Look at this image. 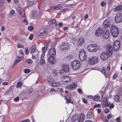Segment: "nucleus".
Segmentation results:
<instances>
[{
  "label": "nucleus",
  "mask_w": 122,
  "mask_h": 122,
  "mask_svg": "<svg viewBox=\"0 0 122 122\" xmlns=\"http://www.w3.org/2000/svg\"><path fill=\"white\" fill-rule=\"evenodd\" d=\"M122 9V5H120L116 7L114 9L115 11H120Z\"/></svg>",
  "instance_id": "32"
},
{
  "label": "nucleus",
  "mask_w": 122,
  "mask_h": 122,
  "mask_svg": "<svg viewBox=\"0 0 122 122\" xmlns=\"http://www.w3.org/2000/svg\"><path fill=\"white\" fill-rule=\"evenodd\" d=\"M4 4V2L3 0H0V5L2 6Z\"/></svg>",
  "instance_id": "50"
},
{
  "label": "nucleus",
  "mask_w": 122,
  "mask_h": 122,
  "mask_svg": "<svg viewBox=\"0 0 122 122\" xmlns=\"http://www.w3.org/2000/svg\"><path fill=\"white\" fill-rule=\"evenodd\" d=\"M100 49V47L96 45L92 44L88 45L87 49L90 52H96Z\"/></svg>",
  "instance_id": "3"
},
{
  "label": "nucleus",
  "mask_w": 122,
  "mask_h": 122,
  "mask_svg": "<svg viewBox=\"0 0 122 122\" xmlns=\"http://www.w3.org/2000/svg\"><path fill=\"white\" fill-rule=\"evenodd\" d=\"M17 47L18 48H23L24 47V46L23 45L20 43H19L18 44Z\"/></svg>",
  "instance_id": "43"
},
{
  "label": "nucleus",
  "mask_w": 122,
  "mask_h": 122,
  "mask_svg": "<svg viewBox=\"0 0 122 122\" xmlns=\"http://www.w3.org/2000/svg\"><path fill=\"white\" fill-rule=\"evenodd\" d=\"M25 54L27 55L28 54L29 52L28 50V49L26 48H25Z\"/></svg>",
  "instance_id": "49"
},
{
  "label": "nucleus",
  "mask_w": 122,
  "mask_h": 122,
  "mask_svg": "<svg viewBox=\"0 0 122 122\" xmlns=\"http://www.w3.org/2000/svg\"><path fill=\"white\" fill-rule=\"evenodd\" d=\"M36 49V46H32L30 48V53H34Z\"/></svg>",
  "instance_id": "27"
},
{
  "label": "nucleus",
  "mask_w": 122,
  "mask_h": 122,
  "mask_svg": "<svg viewBox=\"0 0 122 122\" xmlns=\"http://www.w3.org/2000/svg\"><path fill=\"white\" fill-rule=\"evenodd\" d=\"M84 42L83 38L82 37H79L77 41V44L78 46H81L82 45Z\"/></svg>",
  "instance_id": "17"
},
{
  "label": "nucleus",
  "mask_w": 122,
  "mask_h": 122,
  "mask_svg": "<svg viewBox=\"0 0 122 122\" xmlns=\"http://www.w3.org/2000/svg\"><path fill=\"white\" fill-rule=\"evenodd\" d=\"M31 71L28 69H25L24 70V72L25 73H27L30 72Z\"/></svg>",
  "instance_id": "40"
},
{
  "label": "nucleus",
  "mask_w": 122,
  "mask_h": 122,
  "mask_svg": "<svg viewBox=\"0 0 122 122\" xmlns=\"http://www.w3.org/2000/svg\"><path fill=\"white\" fill-rule=\"evenodd\" d=\"M48 32H47V30L44 29L43 31L39 33L38 35L39 37L41 38H43L46 37L47 35Z\"/></svg>",
  "instance_id": "11"
},
{
  "label": "nucleus",
  "mask_w": 122,
  "mask_h": 122,
  "mask_svg": "<svg viewBox=\"0 0 122 122\" xmlns=\"http://www.w3.org/2000/svg\"><path fill=\"white\" fill-rule=\"evenodd\" d=\"M56 21L55 19H53L49 20L48 22V23L50 25H51L53 23H55Z\"/></svg>",
  "instance_id": "29"
},
{
  "label": "nucleus",
  "mask_w": 122,
  "mask_h": 122,
  "mask_svg": "<svg viewBox=\"0 0 122 122\" xmlns=\"http://www.w3.org/2000/svg\"><path fill=\"white\" fill-rule=\"evenodd\" d=\"M21 122H30L29 119H27L25 120H24L21 121Z\"/></svg>",
  "instance_id": "62"
},
{
  "label": "nucleus",
  "mask_w": 122,
  "mask_h": 122,
  "mask_svg": "<svg viewBox=\"0 0 122 122\" xmlns=\"http://www.w3.org/2000/svg\"><path fill=\"white\" fill-rule=\"evenodd\" d=\"M110 30L112 36L116 37L118 35L119 30L117 27L115 25H112L110 28Z\"/></svg>",
  "instance_id": "2"
},
{
  "label": "nucleus",
  "mask_w": 122,
  "mask_h": 122,
  "mask_svg": "<svg viewBox=\"0 0 122 122\" xmlns=\"http://www.w3.org/2000/svg\"><path fill=\"white\" fill-rule=\"evenodd\" d=\"M71 98V94L70 93H68L65 97V99L66 100V101H69V100H70Z\"/></svg>",
  "instance_id": "25"
},
{
  "label": "nucleus",
  "mask_w": 122,
  "mask_h": 122,
  "mask_svg": "<svg viewBox=\"0 0 122 122\" xmlns=\"http://www.w3.org/2000/svg\"><path fill=\"white\" fill-rule=\"evenodd\" d=\"M33 35L32 34H31L30 36L29 37V38L30 40H31L33 38Z\"/></svg>",
  "instance_id": "61"
},
{
  "label": "nucleus",
  "mask_w": 122,
  "mask_h": 122,
  "mask_svg": "<svg viewBox=\"0 0 122 122\" xmlns=\"http://www.w3.org/2000/svg\"><path fill=\"white\" fill-rule=\"evenodd\" d=\"M70 45L66 42H64L61 44L60 46V49L61 51L64 50H68L69 48Z\"/></svg>",
  "instance_id": "8"
},
{
  "label": "nucleus",
  "mask_w": 122,
  "mask_h": 122,
  "mask_svg": "<svg viewBox=\"0 0 122 122\" xmlns=\"http://www.w3.org/2000/svg\"><path fill=\"white\" fill-rule=\"evenodd\" d=\"M114 99L115 101L117 102H120V97L117 95H116L115 96Z\"/></svg>",
  "instance_id": "28"
},
{
  "label": "nucleus",
  "mask_w": 122,
  "mask_h": 122,
  "mask_svg": "<svg viewBox=\"0 0 122 122\" xmlns=\"http://www.w3.org/2000/svg\"><path fill=\"white\" fill-rule=\"evenodd\" d=\"M115 22L117 23H119L122 21V18L115 17Z\"/></svg>",
  "instance_id": "33"
},
{
  "label": "nucleus",
  "mask_w": 122,
  "mask_h": 122,
  "mask_svg": "<svg viewBox=\"0 0 122 122\" xmlns=\"http://www.w3.org/2000/svg\"><path fill=\"white\" fill-rule=\"evenodd\" d=\"M102 100L103 101L104 103V104L105 106L109 107L110 108L112 109L114 107V105L113 104H111L110 105L109 103L108 102V99L107 98L106 96H104L103 97V96L102 95Z\"/></svg>",
  "instance_id": "5"
},
{
  "label": "nucleus",
  "mask_w": 122,
  "mask_h": 122,
  "mask_svg": "<svg viewBox=\"0 0 122 122\" xmlns=\"http://www.w3.org/2000/svg\"><path fill=\"white\" fill-rule=\"evenodd\" d=\"M76 86L77 85L76 83H73L71 84L67 85L66 86V87L70 90H73L74 89Z\"/></svg>",
  "instance_id": "16"
},
{
  "label": "nucleus",
  "mask_w": 122,
  "mask_h": 122,
  "mask_svg": "<svg viewBox=\"0 0 122 122\" xmlns=\"http://www.w3.org/2000/svg\"><path fill=\"white\" fill-rule=\"evenodd\" d=\"M60 84V83L59 81H57L54 83H52L51 84L50 83H49L48 84L51 86V85L53 87H56L59 86Z\"/></svg>",
  "instance_id": "23"
},
{
  "label": "nucleus",
  "mask_w": 122,
  "mask_h": 122,
  "mask_svg": "<svg viewBox=\"0 0 122 122\" xmlns=\"http://www.w3.org/2000/svg\"><path fill=\"white\" fill-rule=\"evenodd\" d=\"M26 3L27 5L28 6H31L33 4V1L30 0L27 1Z\"/></svg>",
  "instance_id": "38"
},
{
  "label": "nucleus",
  "mask_w": 122,
  "mask_h": 122,
  "mask_svg": "<svg viewBox=\"0 0 122 122\" xmlns=\"http://www.w3.org/2000/svg\"><path fill=\"white\" fill-rule=\"evenodd\" d=\"M102 30L101 28H99L96 30L95 35L97 36H100L102 34Z\"/></svg>",
  "instance_id": "14"
},
{
  "label": "nucleus",
  "mask_w": 122,
  "mask_h": 122,
  "mask_svg": "<svg viewBox=\"0 0 122 122\" xmlns=\"http://www.w3.org/2000/svg\"><path fill=\"white\" fill-rule=\"evenodd\" d=\"M93 115L91 111H89L87 112L86 115V117L88 119H90L92 117Z\"/></svg>",
  "instance_id": "19"
},
{
  "label": "nucleus",
  "mask_w": 122,
  "mask_h": 122,
  "mask_svg": "<svg viewBox=\"0 0 122 122\" xmlns=\"http://www.w3.org/2000/svg\"><path fill=\"white\" fill-rule=\"evenodd\" d=\"M121 43L120 42L117 41H115L113 45V49L114 51H117L119 49Z\"/></svg>",
  "instance_id": "7"
},
{
  "label": "nucleus",
  "mask_w": 122,
  "mask_h": 122,
  "mask_svg": "<svg viewBox=\"0 0 122 122\" xmlns=\"http://www.w3.org/2000/svg\"><path fill=\"white\" fill-rule=\"evenodd\" d=\"M47 81L48 82H52L54 81L53 79L51 77H50L49 78H48L47 79Z\"/></svg>",
  "instance_id": "39"
},
{
  "label": "nucleus",
  "mask_w": 122,
  "mask_h": 122,
  "mask_svg": "<svg viewBox=\"0 0 122 122\" xmlns=\"http://www.w3.org/2000/svg\"><path fill=\"white\" fill-rule=\"evenodd\" d=\"M32 88H31L28 90V91L27 92L28 93H31L32 92Z\"/></svg>",
  "instance_id": "60"
},
{
  "label": "nucleus",
  "mask_w": 122,
  "mask_h": 122,
  "mask_svg": "<svg viewBox=\"0 0 122 122\" xmlns=\"http://www.w3.org/2000/svg\"><path fill=\"white\" fill-rule=\"evenodd\" d=\"M116 120L117 122H121V119L119 117H118L117 118Z\"/></svg>",
  "instance_id": "55"
},
{
  "label": "nucleus",
  "mask_w": 122,
  "mask_h": 122,
  "mask_svg": "<svg viewBox=\"0 0 122 122\" xmlns=\"http://www.w3.org/2000/svg\"><path fill=\"white\" fill-rule=\"evenodd\" d=\"M118 76V75L117 74H115L113 77V78L114 79H115L116 78H117V76Z\"/></svg>",
  "instance_id": "58"
},
{
  "label": "nucleus",
  "mask_w": 122,
  "mask_h": 122,
  "mask_svg": "<svg viewBox=\"0 0 122 122\" xmlns=\"http://www.w3.org/2000/svg\"><path fill=\"white\" fill-rule=\"evenodd\" d=\"M49 62L51 63L54 64L55 61V59L54 56H50L48 58Z\"/></svg>",
  "instance_id": "21"
},
{
  "label": "nucleus",
  "mask_w": 122,
  "mask_h": 122,
  "mask_svg": "<svg viewBox=\"0 0 122 122\" xmlns=\"http://www.w3.org/2000/svg\"><path fill=\"white\" fill-rule=\"evenodd\" d=\"M22 11H22H21V12H20L19 14V17L21 19H22V18L23 17L24 15V12Z\"/></svg>",
  "instance_id": "30"
},
{
  "label": "nucleus",
  "mask_w": 122,
  "mask_h": 122,
  "mask_svg": "<svg viewBox=\"0 0 122 122\" xmlns=\"http://www.w3.org/2000/svg\"><path fill=\"white\" fill-rule=\"evenodd\" d=\"M100 98V96L98 95H97L94 96L93 100L95 101H97L99 100Z\"/></svg>",
  "instance_id": "34"
},
{
  "label": "nucleus",
  "mask_w": 122,
  "mask_h": 122,
  "mask_svg": "<svg viewBox=\"0 0 122 122\" xmlns=\"http://www.w3.org/2000/svg\"><path fill=\"white\" fill-rule=\"evenodd\" d=\"M115 17L122 18V13L121 12L117 13Z\"/></svg>",
  "instance_id": "37"
},
{
  "label": "nucleus",
  "mask_w": 122,
  "mask_h": 122,
  "mask_svg": "<svg viewBox=\"0 0 122 122\" xmlns=\"http://www.w3.org/2000/svg\"><path fill=\"white\" fill-rule=\"evenodd\" d=\"M63 69L64 72H68L69 70V66L65 64L64 65Z\"/></svg>",
  "instance_id": "20"
},
{
  "label": "nucleus",
  "mask_w": 122,
  "mask_h": 122,
  "mask_svg": "<svg viewBox=\"0 0 122 122\" xmlns=\"http://www.w3.org/2000/svg\"><path fill=\"white\" fill-rule=\"evenodd\" d=\"M78 122H83L85 118V116L83 113H81L78 115Z\"/></svg>",
  "instance_id": "15"
},
{
  "label": "nucleus",
  "mask_w": 122,
  "mask_h": 122,
  "mask_svg": "<svg viewBox=\"0 0 122 122\" xmlns=\"http://www.w3.org/2000/svg\"><path fill=\"white\" fill-rule=\"evenodd\" d=\"M78 115H77L75 114L73 115L72 117L71 118V120L73 122L77 121L78 122Z\"/></svg>",
  "instance_id": "24"
},
{
  "label": "nucleus",
  "mask_w": 122,
  "mask_h": 122,
  "mask_svg": "<svg viewBox=\"0 0 122 122\" xmlns=\"http://www.w3.org/2000/svg\"><path fill=\"white\" fill-rule=\"evenodd\" d=\"M81 64V61L77 60L72 61L71 63V66L74 70H77L80 67Z\"/></svg>",
  "instance_id": "1"
},
{
  "label": "nucleus",
  "mask_w": 122,
  "mask_h": 122,
  "mask_svg": "<svg viewBox=\"0 0 122 122\" xmlns=\"http://www.w3.org/2000/svg\"><path fill=\"white\" fill-rule=\"evenodd\" d=\"M109 54L105 52H103L101 55V59L103 61L107 60L108 57L111 56H109Z\"/></svg>",
  "instance_id": "10"
},
{
  "label": "nucleus",
  "mask_w": 122,
  "mask_h": 122,
  "mask_svg": "<svg viewBox=\"0 0 122 122\" xmlns=\"http://www.w3.org/2000/svg\"><path fill=\"white\" fill-rule=\"evenodd\" d=\"M109 109L107 108L104 111V112L106 113H107L109 112Z\"/></svg>",
  "instance_id": "57"
},
{
  "label": "nucleus",
  "mask_w": 122,
  "mask_h": 122,
  "mask_svg": "<svg viewBox=\"0 0 122 122\" xmlns=\"http://www.w3.org/2000/svg\"><path fill=\"white\" fill-rule=\"evenodd\" d=\"M22 85V82H18L17 83L16 85V87L18 88L19 87L21 86Z\"/></svg>",
  "instance_id": "41"
},
{
  "label": "nucleus",
  "mask_w": 122,
  "mask_h": 122,
  "mask_svg": "<svg viewBox=\"0 0 122 122\" xmlns=\"http://www.w3.org/2000/svg\"><path fill=\"white\" fill-rule=\"evenodd\" d=\"M14 100L16 102H17L19 100V98L18 97H16L14 99Z\"/></svg>",
  "instance_id": "59"
},
{
  "label": "nucleus",
  "mask_w": 122,
  "mask_h": 122,
  "mask_svg": "<svg viewBox=\"0 0 122 122\" xmlns=\"http://www.w3.org/2000/svg\"><path fill=\"white\" fill-rule=\"evenodd\" d=\"M106 49L107 51L106 52L109 54V56H111L113 50L112 46L110 45H107L106 46Z\"/></svg>",
  "instance_id": "9"
},
{
  "label": "nucleus",
  "mask_w": 122,
  "mask_h": 122,
  "mask_svg": "<svg viewBox=\"0 0 122 122\" xmlns=\"http://www.w3.org/2000/svg\"><path fill=\"white\" fill-rule=\"evenodd\" d=\"M70 77L68 76H63V81L64 82H67L70 80Z\"/></svg>",
  "instance_id": "22"
},
{
  "label": "nucleus",
  "mask_w": 122,
  "mask_h": 122,
  "mask_svg": "<svg viewBox=\"0 0 122 122\" xmlns=\"http://www.w3.org/2000/svg\"><path fill=\"white\" fill-rule=\"evenodd\" d=\"M111 25V23L108 20H106L103 23V26L105 28L110 27Z\"/></svg>",
  "instance_id": "12"
},
{
  "label": "nucleus",
  "mask_w": 122,
  "mask_h": 122,
  "mask_svg": "<svg viewBox=\"0 0 122 122\" xmlns=\"http://www.w3.org/2000/svg\"><path fill=\"white\" fill-rule=\"evenodd\" d=\"M62 7L61 6V5H58L54 7V8L56 10H58L61 8Z\"/></svg>",
  "instance_id": "36"
},
{
  "label": "nucleus",
  "mask_w": 122,
  "mask_h": 122,
  "mask_svg": "<svg viewBox=\"0 0 122 122\" xmlns=\"http://www.w3.org/2000/svg\"><path fill=\"white\" fill-rule=\"evenodd\" d=\"M102 73H103L106 77V71L105 69L103 68L102 71Z\"/></svg>",
  "instance_id": "48"
},
{
  "label": "nucleus",
  "mask_w": 122,
  "mask_h": 122,
  "mask_svg": "<svg viewBox=\"0 0 122 122\" xmlns=\"http://www.w3.org/2000/svg\"><path fill=\"white\" fill-rule=\"evenodd\" d=\"M107 119H109L111 118L112 117V116L110 114H108L107 116Z\"/></svg>",
  "instance_id": "64"
},
{
  "label": "nucleus",
  "mask_w": 122,
  "mask_h": 122,
  "mask_svg": "<svg viewBox=\"0 0 122 122\" xmlns=\"http://www.w3.org/2000/svg\"><path fill=\"white\" fill-rule=\"evenodd\" d=\"M12 87H10L9 89L7 91H6V92H5L6 94H8V92H9V91H11L12 90Z\"/></svg>",
  "instance_id": "52"
},
{
  "label": "nucleus",
  "mask_w": 122,
  "mask_h": 122,
  "mask_svg": "<svg viewBox=\"0 0 122 122\" xmlns=\"http://www.w3.org/2000/svg\"><path fill=\"white\" fill-rule=\"evenodd\" d=\"M87 97L89 99H91L93 98V96L91 95H88L87 96Z\"/></svg>",
  "instance_id": "63"
},
{
  "label": "nucleus",
  "mask_w": 122,
  "mask_h": 122,
  "mask_svg": "<svg viewBox=\"0 0 122 122\" xmlns=\"http://www.w3.org/2000/svg\"><path fill=\"white\" fill-rule=\"evenodd\" d=\"M118 94L122 96V88H120L118 92Z\"/></svg>",
  "instance_id": "47"
},
{
  "label": "nucleus",
  "mask_w": 122,
  "mask_h": 122,
  "mask_svg": "<svg viewBox=\"0 0 122 122\" xmlns=\"http://www.w3.org/2000/svg\"><path fill=\"white\" fill-rule=\"evenodd\" d=\"M104 30L105 31L103 33V37L105 39H107L109 36V32L108 30L107 29Z\"/></svg>",
  "instance_id": "13"
},
{
  "label": "nucleus",
  "mask_w": 122,
  "mask_h": 122,
  "mask_svg": "<svg viewBox=\"0 0 122 122\" xmlns=\"http://www.w3.org/2000/svg\"><path fill=\"white\" fill-rule=\"evenodd\" d=\"M28 30L30 31H31L33 29V27L32 26H29L28 27Z\"/></svg>",
  "instance_id": "51"
},
{
  "label": "nucleus",
  "mask_w": 122,
  "mask_h": 122,
  "mask_svg": "<svg viewBox=\"0 0 122 122\" xmlns=\"http://www.w3.org/2000/svg\"><path fill=\"white\" fill-rule=\"evenodd\" d=\"M15 13L14 10H12L10 11L9 15L12 16L14 15Z\"/></svg>",
  "instance_id": "42"
},
{
  "label": "nucleus",
  "mask_w": 122,
  "mask_h": 122,
  "mask_svg": "<svg viewBox=\"0 0 122 122\" xmlns=\"http://www.w3.org/2000/svg\"><path fill=\"white\" fill-rule=\"evenodd\" d=\"M101 5L102 7L106 6V2L105 1H103L101 3Z\"/></svg>",
  "instance_id": "44"
},
{
  "label": "nucleus",
  "mask_w": 122,
  "mask_h": 122,
  "mask_svg": "<svg viewBox=\"0 0 122 122\" xmlns=\"http://www.w3.org/2000/svg\"><path fill=\"white\" fill-rule=\"evenodd\" d=\"M63 25V23L62 22H59L58 23V26L59 27H61Z\"/></svg>",
  "instance_id": "56"
},
{
  "label": "nucleus",
  "mask_w": 122,
  "mask_h": 122,
  "mask_svg": "<svg viewBox=\"0 0 122 122\" xmlns=\"http://www.w3.org/2000/svg\"><path fill=\"white\" fill-rule=\"evenodd\" d=\"M79 57L81 61H84L86 59V57L84 50L83 49H81L79 52Z\"/></svg>",
  "instance_id": "4"
},
{
  "label": "nucleus",
  "mask_w": 122,
  "mask_h": 122,
  "mask_svg": "<svg viewBox=\"0 0 122 122\" xmlns=\"http://www.w3.org/2000/svg\"><path fill=\"white\" fill-rule=\"evenodd\" d=\"M26 62L27 63L29 64L31 63L32 62V61L30 59H28L26 60Z\"/></svg>",
  "instance_id": "45"
},
{
  "label": "nucleus",
  "mask_w": 122,
  "mask_h": 122,
  "mask_svg": "<svg viewBox=\"0 0 122 122\" xmlns=\"http://www.w3.org/2000/svg\"><path fill=\"white\" fill-rule=\"evenodd\" d=\"M66 58L67 60H70L72 58L73 56L71 54H69L66 56Z\"/></svg>",
  "instance_id": "31"
},
{
  "label": "nucleus",
  "mask_w": 122,
  "mask_h": 122,
  "mask_svg": "<svg viewBox=\"0 0 122 122\" xmlns=\"http://www.w3.org/2000/svg\"><path fill=\"white\" fill-rule=\"evenodd\" d=\"M77 92L80 94H81L82 92V91L81 89L79 88L77 89Z\"/></svg>",
  "instance_id": "53"
},
{
  "label": "nucleus",
  "mask_w": 122,
  "mask_h": 122,
  "mask_svg": "<svg viewBox=\"0 0 122 122\" xmlns=\"http://www.w3.org/2000/svg\"><path fill=\"white\" fill-rule=\"evenodd\" d=\"M22 56H18L16 59L15 61L17 63L19 62L22 60Z\"/></svg>",
  "instance_id": "35"
},
{
  "label": "nucleus",
  "mask_w": 122,
  "mask_h": 122,
  "mask_svg": "<svg viewBox=\"0 0 122 122\" xmlns=\"http://www.w3.org/2000/svg\"><path fill=\"white\" fill-rule=\"evenodd\" d=\"M22 22L23 23H25V24L26 25L28 24V22L27 21V19L26 18H25L22 21Z\"/></svg>",
  "instance_id": "46"
},
{
  "label": "nucleus",
  "mask_w": 122,
  "mask_h": 122,
  "mask_svg": "<svg viewBox=\"0 0 122 122\" xmlns=\"http://www.w3.org/2000/svg\"><path fill=\"white\" fill-rule=\"evenodd\" d=\"M42 54L41 55V56L40 58V64L42 66L44 65L45 63L44 60L43 58V57L42 56Z\"/></svg>",
  "instance_id": "26"
},
{
  "label": "nucleus",
  "mask_w": 122,
  "mask_h": 122,
  "mask_svg": "<svg viewBox=\"0 0 122 122\" xmlns=\"http://www.w3.org/2000/svg\"><path fill=\"white\" fill-rule=\"evenodd\" d=\"M94 107H96L100 108L101 107V105L100 104H98L97 105H95Z\"/></svg>",
  "instance_id": "54"
},
{
  "label": "nucleus",
  "mask_w": 122,
  "mask_h": 122,
  "mask_svg": "<svg viewBox=\"0 0 122 122\" xmlns=\"http://www.w3.org/2000/svg\"><path fill=\"white\" fill-rule=\"evenodd\" d=\"M98 61V58L95 56H93L89 58L88 59V63L91 65H93L96 64Z\"/></svg>",
  "instance_id": "6"
},
{
  "label": "nucleus",
  "mask_w": 122,
  "mask_h": 122,
  "mask_svg": "<svg viewBox=\"0 0 122 122\" xmlns=\"http://www.w3.org/2000/svg\"><path fill=\"white\" fill-rule=\"evenodd\" d=\"M48 53L50 56H55L56 54L55 49L54 48H51L49 51Z\"/></svg>",
  "instance_id": "18"
}]
</instances>
